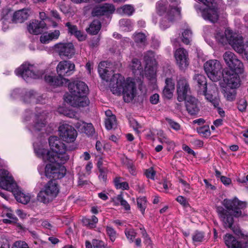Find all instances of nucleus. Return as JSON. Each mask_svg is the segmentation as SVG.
I'll use <instances>...</instances> for the list:
<instances>
[{
	"instance_id": "obj_1",
	"label": "nucleus",
	"mask_w": 248,
	"mask_h": 248,
	"mask_svg": "<svg viewBox=\"0 0 248 248\" xmlns=\"http://www.w3.org/2000/svg\"><path fill=\"white\" fill-rule=\"evenodd\" d=\"M144 60L145 62L144 74L140 62L137 59H133L129 66L135 78H128L125 79L119 74H114L109 67L110 63L104 61L98 65V73L101 78L109 82V86L112 93L118 95H123L125 102H130L136 96L137 90L136 81L140 82L139 88L143 92L142 81L143 76L150 81L152 89L156 88L157 63L155 55L153 51H149L145 53Z\"/></svg>"
},
{
	"instance_id": "obj_2",
	"label": "nucleus",
	"mask_w": 248,
	"mask_h": 248,
	"mask_svg": "<svg viewBox=\"0 0 248 248\" xmlns=\"http://www.w3.org/2000/svg\"><path fill=\"white\" fill-rule=\"evenodd\" d=\"M222 203L226 209L218 206L217 212L225 227L232 228L234 221L232 215L236 217L242 218L247 216V213L244 210L247 206L246 202L235 197L232 199H224Z\"/></svg>"
},
{
	"instance_id": "obj_3",
	"label": "nucleus",
	"mask_w": 248,
	"mask_h": 248,
	"mask_svg": "<svg viewBox=\"0 0 248 248\" xmlns=\"http://www.w3.org/2000/svg\"><path fill=\"white\" fill-rule=\"evenodd\" d=\"M69 93L64 96V101L74 107H85L89 105L87 97L88 93L87 85L82 81H77L68 84Z\"/></svg>"
},
{
	"instance_id": "obj_4",
	"label": "nucleus",
	"mask_w": 248,
	"mask_h": 248,
	"mask_svg": "<svg viewBox=\"0 0 248 248\" xmlns=\"http://www.w3.org/2000/svg\"><path fill=\"white\" fill-rule=\"evenodd\" d=\"M245 19L248 21V15L245 16ZM215 38L223 45L229 44L237 53L244 54L245 57L248 60V44H243V37L240 34L227 28L224 33L217 31L215 35Z\"/></svg>"
},
{
	"instance_id": "obj_5",
	"label": "nucleus",
	"mask_w": 248,
	"mask_h": 248,
	"mask_svg": "<svg viewBox=\"0 0 248 248\" xmlns=\"http://www.w3.org/2000/svg\"><path fill=\"white\" fill-rule=\"evenodd\" d=\"M46 163L45 173L46 177L58 179L63 178L66 169L62 164L69 159V156H39Z\"/></svg>"
},
{
	"instance_id": "obj_6",
	"label": "nucleus",
	"mask_w": 248,
	"mask_h": 248,
	"mask_svg": "<svg viewBox=\"0 0 248 248\" xmlns=\"http://www.w3.org/2000/svg\"><path fill=\"white\" fill-rule=\"evenodd\" d=\"M75 71V65L71 61L63 60L59 62L56 67L58 77L46 75L45 81L52 87L62 86L68 82V80L64 77L72 75Z\"/></svg>"
},
{
	"instance_id": "obj_7",
	"label": "nucleus",
	"mask_w": 248,
	"mask_h": 248,
	"mask_svg": "<svg viewBox=\"0 0 248 248\" xmlns=\"http://www.w3.org/2000/svg\"><path fill=\"white\" fill-rule=\"evenodd\" d=\"M49 144L51 151L46 148V144L41 141L34 142V153L37 155H54L53 153L61 155L66 153V150L64 144L56 136H51L49 138Z\"/></svg>"
},
{
	"instance_id": "obj_8",
	"label": "nucleus",
	"mask_w": 248,
	"mask_h": 248,
	"mask_svg": "<svg viewBox=\"0 0 248 248\" xmlns=\"http://www.w3.org/2000/svg\"><path fill=\"white\" fill-rule=\"evenodd\" d=\"M49 144L51 151L46 148V144L41 141L34 142V153L37 155H54L53 153L61 155L66 153V150L64 144L56 136H51L49 138Z\"/></svg>"
},
{
	"instance_id": "obj_9",
	"label": "nucleus",
	"mask_w": 248,
	"mask_h": 248,
	"mask_svg": "<svg viewBox=\"0 0 248 248\" xmlns=\"http://www.w3.org/2000/svg\"><path fill=\"white\" fill-rule=\"evenodd\" d=\"M46 118V114L44 112L33 115L27 111L24 116V122L28 124L27 127L31 132L35 133L45 129Z\"/></svg>"
},
{
	"instance_id": "obj_10",
	"label": "nucleus",
	"mask_w": 248,
	"mask_h": 248,
	"mask_svg": "<svg viewBox=\"0 0 248 248\" xmlns=\"http://www.w3.org/2000/svg\"><path fill=\"white\" fill-rule=\"evenodd\" d=\"M15 72L17 76L27 82H29L31 79H39L44 75L43 70H38L34 64L28 62L21 64L15 70Z\"/></svg>"
},
{
	"instance_id": "obj_11",
	"label": "nucleus",
	"mask_w": 248,
	"mask_h": 248,
	"mask_svg": "<svg viewBox=\"0 0 248 248\" xmlns=\"http://www.w3.org/2000/svg\"><path fill=\"white\" fill-rule=\"evenodd\" d=\"M204 69L209 78L214 82L220 80L223 76L222 64L217 60H210L204 63Z\"/></svg>"
},
{
	"instance_id": "obj_12",
	"label": "nucleus",
	"mask_w": 248,
	"mask_h": 248,
	"mask_svg": "<svg viewBox=\"0 0 248 248\" xmlns=\"http://www.w3.org/2000/svg\"><path fill=\"white\" fill-rule=\"evenodd\" d=\"M59 187L55 181L50 180L37 195L38 201L46 203L55 198L59 192Z\"/></svg>"
},
{
	"instance_id": "obj_13",
	"label": "nucleus",
	"mask_w": 248,
	"mask_h": 248,
	"mask_svg": "<svg viewBox=\"0 0 248 248\" xmlns=\"http://www.w3.org/2000/svg\"><path fill=\"white\" fill-rule=\"evenodd\" d=\"M181 7L171 6L167 0H160L155 4V13L158 16H180Z\"/></svg>"
},
{
	"instance_id": "obj_14",
	"label": "nucleus",
	"mask_w": 248,
	"mask_h": 248,
	"mask_svg": "<svg viewBox=\"0 0 248 248\" xmlns=\"http://www.w3.org/2000/svg\"><path fill=\"white\" fill-rule=\"evenodd\" d=\"M53 51L61 58L71 59L75 54V49L72 43H59L53 47Z\"/></svg>"
},
{
	"instance_id": "obj_15",
	"label": "nucleus",
	"mask_w": 248,
	"mask_h": 248,
	"mask_svg": "<svg viewBox=\"0 0 248 248\" xmlns=\"http://www.w3.org/2000/svg\"><path fill=\"white\" fill-rule=\"evenodd\" d=\"M223 57L226 64L232 70L240 73H242L244 69L243 64L233 53L227 51L223 54Z\"/></svg>"
},
{
	"instance_id": "obj_16",
	"label": "nucleus",
	"mask_w": 248,
	"mask_h": 248,
	"mask_svg": "<svg viewBox=\"0 0 248 248\" xmlns=\"http://www.w3.org/2000/svg\"><path fill=\"white\" fill-rule=\"evenodd\" d=\"M0 187L11 192L17 187L11 174L5 169L0 170Z\"/></svg>"
},
{
	"instance_id": "obj_17",
	"label": "nucleus",
	"mask_w": 248,
	"mask_h": 248,
	"mask_svg": "<svg viewBox=\"0 0 248 248\" xmlns=\"http://www.w3.org/2000/svg\"><path fill=\"white\" fill-rule=\"evenodd\" d=\"M60 136L67 142H73L77 136L76 130L71 125L64 124L59 128Z\"/></svg>"
},
{
	"instance_id": "obj_18",
	"label": "nucleus",
	"mask_w": 248,
	"mask_h": 248,
	"mask_svg": "<svg viewBox=\"0 0 248 248\" xmlns=\"http://www.w3.org/2000/svg\"><path fill=\"white\" fill-rule=\"evenodd\" d=\"M176 90L177 100L182 102L185 100L188 92L190 90L187 80L184 77H179L177 80Z\"/></svg>"
},
{
	"instance_id": "obj_19",
	"label": "nucleus",
	"mask_w": 248,
	"mask_h": 248,
	"mask_svg": "<svg viewBox=\"0 0 248 248\" xmlns=\"http://www.w3.org/2000/svg\"><path fill=\"white\" fill-rule=\"evenodd\" d=\"M225 75L223 74L222 78L226 84V87L237 89L240 86V78L237 74L234 72V70L224 71Z\"/></svg>"
},
{
	"instance_id": "obj_20",
	"label": "nucleus",
	"mask_w": 248,
	"mask_h": 248,
	"mask_svg": "<svg viewBox=\"0 0 248 248\" xmlns=\"http://www.w3.org/2000/svg\"><path fill=\"white\" fill-rule=\"evenodd\" d=\"M177 65L181 70L186 69L189 64L187 51L183 48L177 49L174 53Z\"/></svg>"
},
{
	"instance_id": "obj_21",
	"label": "nucleus",
	"mask_w": 248,
	"mask_h": 248,
	"mask_svg": "<svg viewBox=\"0 0 248 248\" xmlns=\"http://www.w3.org/2000/svg\"><path fill=\"white\" fill-rule=\"evenodd\" d=\"M203 95L207 100L217 107L219 105V98L218 96V91L217 86L213 84L209 86L208 89L207 88L203 91Z\"/></svg>"
},
{
	"instance_id": "obj_22",
	"label": "nucleus",
	"mask_w": 248,
	"mask_h": 248,
	"mask_svg": "<svg viewBox=\"0 0 248 248\" xmlns=\"http://www.w3.org/2000/svg\"><path fill=\"white\" fill-rule=\"evenodd\" d=\"M42 96L33 90L26 91L22 98L23 103L26 105L33 104L35 103H45V101Z\"/></svg>"
},
{
	"instance_id": "obj_23",
	"label": "nucleus",
	"mask_w": 248,
	"mask_h": 248,
	"mask_svg": "<svg viewBox=\"0 0 248 248\" xmlns=\"http://www.w3.org/2000/svg\"><path fill=\"white\" fill-rule=\"evenodd\" d=\"M46 28V25L44 21L34 20L29 23L27 29L30 33L37 35L41 33Z\"/></svg>"
},
{
	"instance_id": "obj_24",
	"label": "nucleus",
	"mask_w": 248,
	"mask_h": 248,
	"mask_svg": "<svg viewBox=\"0 0 248 248\" xmlns=\"http://www.w3.org/2000/svg\"><path fill=\"white\" fill-rule=\"evenodd\" d=\"M186 110L191 115H196L199 111L198 100L194 97L189 96L185 99Z\"/></svg>"
},
{
	"instance_id": "obj_25",
	"label": "nucleus",
	"mask_w": 248,
	"mask_h": 248,
	"mask_svg": "<svg viewBox=\"0 0 248 248\" xmlns=\"http://www.w3.org/2000/svg\"><path fill=\"white\" fill-rule=\"evenodd\" d=\"M115 8L112 4L105 3L102 6L96 7L92 12L93 16H99L108 14H111L114 12Z\"/></svg>"
},
{
	"instance_id": "obj_26",
	"label": "nucleus",
	"mask_w": 248,
	"mask_h": 248,
	"mask_svg": "<svg viewBox=\"0 0 248 248\" xmlns=\"http://www.w3.org/2000/svg\"><path fill=\"white\" fill-rule=\"evenodd\" d=\"M11 192L14 194L16 200L22 204H26L31 200V195L29 193L23 192L17 186Z\"/></svg>"
},
{
	"instance_id": "obj_27",
	"label": "nucleus",
	"mask_w": 248,
	"mask_h": 248,
	"mask_svg": "<svg viewBox=\"0 0 248 248\" xmlns=\"http://www.w3.org/2000/svg\"><path fill=\"white\" fill-rule=\"evenodd\" d=\"M31 14V10L29 8L18 10L13 15V21L16 23H22L28 18Z\"/></svg>"
},
{
	"instance_id": "obj_28",
	"label": "nucleus",
	"mask_w": 248,
	"mask_h": 248,
	"mask_svg": "<svg viewBox=\"0 0 248 248\" xmlns=\"http://www.w3.org/2000/svg\"><path fill=\"white\" fill-rule=\"evenodd\" d=\"M174 89V79L172 78H167L165 80V86L163 91L164 95L167 98H171L173 96Z\"/></svg>"
},
{
	"instance_id": "obj_29",
	"label": "nucleus",
	"mask_w": 248,
	"mask_h": 248,
	"mask_svg": "<svg viewBox=\"0 0 248 248\" xmlns=\"http://www.w3.org/2000/svg\"><path fill=\"white\" fill-rule=\"evenodd\" d=\"M75 126L79 131L88 136L92 135L94 133V129L91 123H86L79 121L77 123Z\"/></svg>"
},
{
	"instance_id": "obj_30",
	"label": "nucleus",
	"mask_w": 248,
	"mask_h": 248,
	"mask_svg": "<svg viewBox=\"0 0 248 248\" xmlns=\"http://www.w3.org/2000/svg\"><path fill=\"white\" fill-rule=\"evenodd\" d=\"M225 244L228 248H245V245L243 246L231 234H227L224 237Z\"/></svg>"
},
{
	"instance_id": "obj_31",
	"label": "nucleus",
	"mask_w": 248,
	"mask_h": 248,
	"mask_svg": "<svg viewBox=\"0 0 248 248\" xmlns=\"http://www.w3.org/2000/svg\"><path fill=\"white\" fill-rule=\"evenodd\" d=\"M179 16H169V17H165V16H158L159 25L161 30H165L169 28L174 19Z\"/></svg>"
},
{
	"instance_id": "obj_32",
	"label": "nucleus",
	"mask_w": 248,
	"mask_h": 248,
	"mask_svg": "<svg viewBox=\"0 0 248 248\" xmlns=\"http://www.w3.org/2000/svg\"><path fill=\"white\" fill-rule=\"evenodd\" d=\"M236 88L224 86L223 87V94L224 97L230 101L234 100L236 97Z\"/></svg>"
},
{
	"instance_id": "obj_33",
	"label": "nucleus",
	"mask_w": 248,
	"mask_h": 248,
	"mask_svg": "<svg viewBox=\"0 0 248 248\" xmlns=\"http://www.w3.org/2000/svg\"><path fill=\"white\" fill-rule=\"evenodd\" d=\"M194 83L201 90H205L206 86V79L202 75L196 74L193 77Z\"/></svg>"
},
{
	"instance_id": "obj_34",
	"label": "nucleus",
	"mask_w": 248,
	"mask_h": 248,
	"mask_svg": "<svg viewBox=\"0 0 248 248\" xmlns=\"http://www.w3.org/2000/svg\"><path fill=\"white\" fill-rule=\"evenodd\" d=\"M116 12L120 15L131 16L135 12V8L132 5L125 4L118 8L116 10Z\"/></svg>"
},
{
	"instance_id": "obj_35",
	"label": "nucleus",
	"mask_w": 248,
	"mask_h": 248,
	"mask_svg": "<svg viewBox=\"0 0 248 248\" xmlns=\"http://www.w3.org/2000/svg\"><path fill=\"white\" fill-rule=\"evenodd\" d=\"M124 179V178L120 176H117L114 179V184L117 189L122 190H128L129 189V184L126 182H123Z\"/></svg>"
},
{
	"instance_id": "obj_36",
	"label": "nucleus",
	"mask_w": 248,
	"mask_h": 248,
	"mask_svg": "<svg viewBox=\"0 0 248 248\" xmlns=\"http://www.w3.org/2000/svg\"><path fill=\"white\" fill-rule=\"evenodd\" d=\"M115 205H118L119 204L122 205L125 210L128 211L130 209V206L128 203L124 199L123 195L121 193L118 195L113 199Z\"/></svg>"
},
{
	"instance_id": "obj_37",
	"label": "nucleus",
	"mask_w": 248,
	"mask_h": 248,
	"mask_svg": "<svg viewBox=\"0 0 248 248\" xmlns=\"http://www.w3.org/2000/svg\"><path fill=\"white\" fill-rule=\"evenodd\" d=\"M101 24L99 21L95 20L93 21L86 29L87 32L91 34H96L100 31Z\"/></svg>"
},
{
	"instance_id": "obj_38",
	"label": "nucleus",
	"mask_w": 248,
	"mask_h": 248,
	"mask_svg": "<svg viewBox=\"0 0 248 248\" xmlns=\"http://www.w3.org/2000/svg\"><path fill=\"white\" fill-rule=\"evenodd\" d=\"M193 243L195 245H198L203 242L205 240V234L202 232L196 231L192 235Z\"/></svg>"
},
{
	"instance_id": "obj_39",
	"label": "nucleus",
	"mask_w": 248,
	"mask_h": 248,
	"mask_svg": "<svg viewBox=\"0 0 248 248\" xmlns=\"http://www.w3.org/2000/svg\"><path fill=\"white\" fill-rule=\"evenodd\" d=\"M135 42L139 46L144 45L146 42V35L141 32H135L133 36Z\"/></svg>"
},
{
	"instance_id": "obj_40",
	"label": "nucleus",
	"mask_w": 248,
	"mask_h": 248,
	"mask_svg": "<svg viewBox=\"0 0 248 248\" xmlns=\"http://www.w3.org/2000/svg\"><path fill=\"white\" fill-rule=\"evenodd\" d=\"M192 33L189 29L184 30L182 32L181 40L186 45H189L192 41Z\"/></svg>"
},
{
	"instance_id": "obj_41",
	"label": "nucleus",
	"mask_w": 248,
	"mask_h": 248,
	"mask_svg": "<svg viewBox=\"0 0 248 248\" xmlns=\"http://www.w3.org/2000/svg\"><path fill=\"white\" fill-rule=\"evenodd\" d=\"M58 112L69 118L76 117V113L75 112L70 108L64 106L60 107L58 108Z\"/></svg>"
},
{
	"instance_id": "obj_42",
	"label": "nucleus",
	"mask_w": 248,
	"mask_h": 248,
	"mask_svg": "<svg viewBox=\"0 0 248 248\" xmlns=\"http://www.w3.org/2000/svg\"><path fill=\"white\" fill-rule=\"evenodd\" d=\"M120 26L121 29L126 31H129L133 29V23L129 19H122L119 21Z\"/></svg>"
},
{
	"instance_id": "obj_43",
	"label": "nucleus",
	"mask_w": 248,
	"mask_h": 248,
	"mask_svg": "<svg viewBox=\"0 0 248 248\" xmlns=\"http://www.w3.org/2000/svg\"><path fill=\"white\" fill-rule=\"evenodd\" d=\"M124 234L129 242L132 243L134 242L137 233L133 228H126L124 230Z\"/></svg>"
},
{
	"instance_id": "obj_44",
	"label": "nucleus",
	"mask_w": 248,
	"mask_h": 248,
	"mask_svg": "<svg viewBox=\"0 0 248 248\" xmlns=\"http://www.w3.org/2000/svg\"><path fill=\"white\" fill-rule=\"evenodd\" d=\"M117 122L115 115H111L106 118L105 120V126L107 129L110 130L115 128Z\"/></svg>"
},
{
	"instance_id": "obj_45",
	"label": "nucleus",
	"mask_w": 248,
	"mask_h": 248,
	"mask_svg": "<svg viewBox=\"0 0 248 248\" xmlns=\"http://www.w3.org/2000/svg\"><path fill=\"white\" fill-rule=\"evenodd\" d=\"M138 208L141 211L142 214H144L145 209L147 206L146 199L145 197L138 198L137 200Z\"/></svg>"
},
{
	"instance_id": "obj_46",
	"label": "nucleus",
	"mask_w": 248,
	"mask_h": 248,
	"mask_svg": "<svg viewBox=\"0 0 248 248\" xmlns=\"http://www.w3.org/2000/svg\"><path fill=\"white\" fill-rule=\"evenodd\" d=\"M198 132L204 137H208L210 136L211 132L208 125H204L197 128Z\"/></svg>"
},
{
	"instance_id": "obj_47",
	"label": "nucleus",
	"mask_w": 248,
	"mask_h": 248,
	"mask_svg": "<svg viewBox=\"0 0 248 248\" xmlns=\"http://www.w3.org/2000/svg\"><path fill=\"white\" fill-rule=\"evenodd\" d=\"M167 123L169 124L170 126L175 130H178L180 129V124L174 121L171 119L167 118L166 119Z\"/></svg>"
},
{
	"instance_id": "obj_48",
	"label": "nucleus",
	"mask_w": 248,
	"mask_h": 248,
	"mask_svg": "<svg viewBox=\"0 0 248 248\" xmlns=\"http://www.w3.org/2000/svg\"><path fill=\"white\" fill-rule=\"evenodd\" d=\"M106 231L111 241L112 242L114 241L116 237V232L115 231L110 227H107Z\"/></svg>"
},
{
	"instance_id": "obj_49",
	"label": "nucleus",
	"mask_w": 248,
	"mask_h": 248,
	"mask_svg": "<svg viewBox=\"0 0 248 248\" xmlns=\"http://www.w3.org/2000/svg\"><path fill=\"white\" fill-rule=\"evenodd\" d=\"M40 41L41 43L46 44L52 41L49 37L48 32H45L41 34L40 37Z\"/></svg>"
},
{
	"instance_id": "obj_50",
	"label": "nucleus",
	"mask_w": 248,
	"mask_h": 248,
	"mask_svg": "<svg viewBox=\"0 0 248 248\" xmlns=\"http://www.w3.org/2000/svg\"><path fill=\"white\" fill-rule=\"evenodd\" d=\"M32 222L37 224L40 223L42 227L46 229H50L51 227V225L46 220H39L38 221L36 218H33Z\"/></svg>"
},
{
	"instance_id": "obj_51",
	"label": "nucleus",
	"mask_w": 248,
	"mask_h": 248,
	"mask_svg": "<svg viewBox=\"0 0 248 248\" xmlns=\"http://www.w3.org/2000/svg\"><path fill=\"white\" fill-rule=\"evenodd\" d=\"M145 174L148 178L154 180L155 175V171L154 170L153 168H150L149 169L146 170Z\"/></svg>"
},
{
	"instance_id": "obj_52",
	"label": "nucleus",
	"mask_w": 248,
	"mask_h": 248,
	"mask_svg": "<svg viewBox=\"0 0 248 248\" xmlns=\"http://www.w3.org/2000/svg\"><path fill=\"white\" fill-rule=\"evenodd\" d=\"M130 126L133 128V129L137 133L140 132V128H141V126L139 124L137 121L134 119L130 120L129 121Z\"/></svg>"
},
{
	"instance_id": "obj_53",
	"label": "nucleus",
	"mask_w": 248,
	"mask_h": 248,
	"mask_svg": "<svg viewBox=\"0 0 248 248\" xmlns=\"http://www.w3.org/2000/svg\"><path fill=\"white\" fill-rule=\"evenodd\" d=\"M48 34L51 40L52 41L59 38L60 35V32L59 30H56L53 31L48 32Z\"/></svg>"
},
{
	"instance_id": "obj_54",
	"label": "nucleus",
	"mask_w": 248,
	"mask_h": 248,
	"mask_svg": "<svg viewBox=\"0 0 248 248\" xmlns=\"http://www.w3.org/2000/svg\"><path fill=\"white\" fill-rule=\"evenodd\" d=\"M159 142H160L162 144H167L170 145V146H172L174 145V143L172 141L170 140L166 135L163 136V137H159L158 140Z\"/></svg>"
},
{
	"instance_id": "obj_55",
	"label": "nucleus",
	"mask_w": 248,
	"mask_h": 248,
	"mask_svg": "<svg viewBox=\"0 0 248 248\" xmlns=\"http://www.w3.org/2000/svg\"><path fill=\"white\" fill-rule=\"evenodd\" d=\"M159 142H160L162 144H167L170 145V146H172L174 145V143L172 141L170 140L166 135L163 136V137H159L158 140Z\"/></svg>"
},
{
	"instance_id": "obj_56",
	"label": "nucleus",
	"mask_w": 248,
	"mask_h": 248,
	"mask_svg": "<svg viewBox=\"0 0 248 248\" xmlns=\"http://www.w3.org/2000/svg\"><path fill=\"white\" fill-rule=\"evenodd\" d=\"M66 26L68 27V31L71 34L74 35L78 31L77 27L71 24L69 22L66 24Z\"/></svg>"
},
{
	"instance_id": "obj_57",
	"label": "nucleus",
	"mask_w": 248,
	"mask_h": 248,
	"mask_svg": "<svg viewBox=\"0 0 248 248\" xmlns=\"http://www.w3.org/2000/svg\"><path fill=\"white\" fill-rule=\"evenodd\" d=\"M99 170L100 172L99 178L103 182H105L107 180V170L106 169H100Z\"/></svg>"
},
{
	"instance_id": "obj_58",
	"label": "nucleus",
	"mask_w": 248,
	"mask_h": 248,
	"mask_svg": "<svg viewBox=\"0 0 248 248\" xmlns=\"http://www.w3.org/2000/svg\"><path fill=\"white\" fill-rule=\"evenodd\" d=\"M247 106V102L245 100L242 99L239 101L238 105V109L243 112L244 111Z\"/></svg>"
},
{
	"instance_id": "obj_59",
	"label": "nucleus",
	"mask_w": 248,
	"mask_h": 248,
	"mask_svg": "<svg viewBox=\"0 0 248 248\" xmlns=\"http://www.w3.org/2000/svg\"><path fill=\"white\" fill-rule=\"evenodd\" d=\"M14 247L16 248H29L26 242L21 241H16L14 243Z\"/></svg>"
},
{
	"instance_id": "obj_60",
	"label": "nucleus",
	"mask_w": 248,
	"mask_h": 248,
	"mask_svg": "<svg viewBox=\"0 0 248 248\" xmlns=\"http://www.w3.org/2000/svg\"><path fill=\"white\" fill-rule=\"evenodd\" d=\"M176 200L179 203L184 206L186 207L189 205L186 199L182 196H179L176 198Z\"/></svg>"
},
{
	"instance_id": "obj_61",
	"label": "nucleus",
	"mask_w": 248,
	"mask_h": 248,
	"mask_svg": "<svg viewBox=\"0 0 248 248\" xmlns=\"http://www.w3.org/2000/svg\"><path fill=\"white\" fill-rule=\"evenodd\" d=\"M93 243L94 248H105L104 243L102 241L94 240Z\"/></svg>"
},
{
	"instance_id": "obj_62",
	"label": "nucleus",
	"mask_w": 248,
	"mask_h": 248,
	"mask_svg": "<svg viewBox=\"0 0 248 248\" xmlns=\"http://www.w3.org/2000/svg\"><path fill=\"white\" fill-rule=\"evenodd\" d=\"M159 100V96L157 93H155L151 96L150 101L152 104H156L158 103Z\"/></svg>"
},
{
	"instance_id": "obj_63",
	"label": "nucleus",
	"mask_w": 248,
	"mask_h": 248,
	"mask_svg": "<svg viewBox=\"0 0 248 248\" xmlns=\"http://www.w3.org/2000/svg\"><path fill=\"white\" fill-rule=\"evenodd\" d=\"M126 166L127 168L128 169L129 172L133 175L136 174V172L135 170V167L133 165V163L132 162H128L126 164Z\"/></svg>"
},
{
	"instance_id": "obj_64",
	"label": "nucleus",
	"mask_w": 248,
	"mask_h": 248,
	"mask_svg": "<svg viewBox=\"0 0 248 248\" xmlns=\"http://www.w3.org/2000/svg\"><path fill=\"white\" fill-rule=\"evenodd\" d=\"M83 223L85 225L89 227L90 228H93L95 227L94 223H92L91 220L87 218H84L82 219Z\"/></svg>"
}]
</instances>
